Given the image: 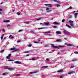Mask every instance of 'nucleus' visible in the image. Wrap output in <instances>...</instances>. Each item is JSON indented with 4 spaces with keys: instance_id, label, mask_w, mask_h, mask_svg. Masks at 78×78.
Listing matches in <instances>:
<instances>
[{
    "instance_id": "obj_1",
    "label": "nucleus",
    "mask_w": 78,
    "mask_h": 78,
    "mask_svg": "<svg viewBox=\"0 0 78 78\" xmlns=\"http://www.w3.org/2000/svg\"><path fill=\"white\" fill-rule=\"evenodd\" d=\"M68 23L70 24V26L72 27H74V24H73V22L72 20H69L68 21Z\"/></svg>"
},
{
    "instance_id": "obj_2",
    "label": "nucleus",
    "mask_w": 78,
    "mask_h": 78,
    "mask_svg": "<svg viewBox=\"0 0 78 78\" xmlns=\"http://www.w3.org/2000/svg\"><path fill=\"white\" fill-rule=\"evenodd\" d=\"M63 32L64 34H67V35H71V34L69 32L66 30H63Z\"/></svg>"
},
{
    "instance_id": "obj_3",
    "label": "nucleus",
    "mask_w": 78,
    "mask_h": 78,
    "mask_svg": "<svg viewBox=\"0 0 78 78\" xmlns=\"http://www.w3.org/2000/svg\"><path fill=\"white\" fill-rule=\"evenodd\" d=\"M51 48H55L59 49V48L56 46L54 45V44H51Z\"/></svg>"
},
{
    "instance_id": "obj_4",
    "label": "nucleus",
    "mask_w": 78,
    "mask_h": 78,
    "mask_svg": "<svg viewBox=\"0 0 78 78\" xmlns=\"http://www.w3.org/2000/svg\"><path fill=\"white\" fill-rule=\"evenodd\" d=\"M46 10L47 11V12H51V11H52V10H49V8H47L46 9Z\"/></svg>"
},
{
    "instance_id": "obj_5",
    "label": "nucleus",
    "mask_w": 78,
    "mask_h": 78,
    "mask_svg": "<svg viewBox=\"0 0 78 78\" xmlns=\"http://www.w3.org/2000/svg\"><path fill=\"white\" fill-rule=\"evenodd\" d=\"M15 68H8V70H10V71H12V70H14Z\"/></svg>"
},
{
    "instance_id": "obj_6",
    "label": "nucleus",
    "mask_w": 78,
    "mask_h": 78,
    "mask_svg": "<svg viewBox=\"0 0 78 78\" xmlns=\"http://www.w3.org/2000/svg\"><path fill=\"white\" fill-rule=\"evenodd\" d=\"M75 73V71H70L68 74V75H70V74H73V73Z\"/></svg>"
},
{
    "instance_id": "obj_7",
    "label": "nucleus",
    "mask_w": 78,
    "mask_h": 78,
    "mask_svg": "<svg viewBox=\"0 0 78 78\" xmlns=\"http://www.w3.org/2000/svg\"><path fill=\"white\" fill-rule=\"evenodd\" d=\"M10 50H14V51H18V50H17V49H16V48H11Z\"/></svg>"
},
{
    "instance_id": "obj_8",
    "label": "nucleus",
    "mask_w": 78,
    "mask_h": 78,
    "mask_svg": "<svg viewBox=\"0 0 78 78\" xmlns=\"http://www.w3.org/2000/svg\"><path fill=\"white\" fill-rule=\"evenodd\" d=\"M38 71H34V72H30V74H33V73H37V72H38Z\"/></svg>"
},
{
    "instance_id": "obj_9",
    "label": "nucleus",
    "mask_w": 78,
    "mask_h": 78,
    "mask_svg": "<svg viewBox=\"0 0 78 78\" xmlns=\"http://www.w3.org/2000/svg\"><path fill=\"white\" fill-rule=\"evenodd\" d=\"M62 40L61 39H58L56 41V42H62Z\"/></svg>"
},
{
    "instance_id": "obj_10",
    "label": "nucleus",
    "mask_w": 78,
    "mask_h": 78,
    "mask_svg": "<svg viewBox=\"0 0 78 78\" xmlns=\"http://www.w3.org/2000/svg\"><path fill=\"white\" fill-rule=\"evenodd\" d=\"M45 5L46 6H48L49 8H50L51 7H52V5H51V4H45Z\"/></svg>"
},
{
    "instance_id": "obj_11",
    "label": "nucleus",
    "mask_w": 78,
    "mask_h": 78,
    "mask_svg": "<svg viewBox=\"0 0 78 78\" xmlns=\"http://www.w3.org/2000/svg\"><path fill=\"white\" fill-rule=\"evenodd\" d=\"M14 63H15L16 64H21V62H19V61H16L14 62Z\"/></svg>"
},
{
    "instance_id": "obj_12",
    "label": "nucleus",
    "mask_w": 78,
    "mask_h": 78,
    "mask_svg": "<svg viewBox=\"0 0 78 78\" xmlns=\"http://www.w3.org/2000/svg\"><path fill=\"white\" fill-rule=\"evenodd\" d=\"M56 34H61V32L59 31H57L56 32Z\"/></svg>"
},
{
    "instance_id": "obj_13",
    "label": "nucleus",
    "mask_w": 78,
    "mask_h": 78,
    "mask_svg": "<svg viewBox=\"0 0 78 78\" xmlns=\"http://www.w3.org/2000/svg\"><path fill=\"white\" fill-rule=\"evenodd\" d=\"M78 13H74V17L75 18H76V17H77V16H78Z\"/></svg>"
},
{
    "instance_id": "obj_14",
    "label": "nucleus",
    "mask_w": 78,
    "mask_h": 78,
    "mask_svg": "<svg viewBox=\"0 0 78 78\" xmlns=\"http://www.w3.org/2000/svg\"><path fill=\"white\" fill-rule=\"evenodd\" d=\"M10 21H9V20H5L3 21L4 23H8V22H9Z\"/></svg>"
},
{
    "instance_id": "obj_15",
    "label": "nucleus",
    "mask_w": 78,
    "mask_h": 78,
    "mask_svg": "<svg viewBox=\"0 0 78 78\" xmlns=\"http://www.w3.org/2000/svg\"><path fill=\"white\" fill-rule=\"evenodd\" d=\"M45 25H46L47 26H48V25H50V23H44Z\"/></svg>"
},
{
    "instance_id": "obj_16",
    "label": "nucleus",
    "mask_w": 78,
    "mask_h": 78,
    "mask_svg": "<svg viewBox=\"0 0 78 78\" xmlns=\"http://www.w3.org/2000/svg\"><path fill=\"white\" fill-rule=\"evenodd\" d=\"M77 61V59L76 58H73L72 59V61L73 62H74V61Z\"/></svg>"
},
{
    "instance_id": "obj_17",
    "label": "nucleus",
    "mask_w": 78,
    "mask_h": 78,
    "mask_svg": "<svg viewBox=\"0 0 78 78\" xmlns=\"http://www.w3.org/2000/svg\"><path fill=\"white\" fill-rule=\"evenodd\" d=\"M47 67H48V66H42L40 68V69H42V68H47Z\"/></svg>"
},
{
    "instance_id": "obj_18",
    "label": "nucleus",
    "mask_w": 78,
    "mask_h": 78,
    "mask_svg": "<svg viewBox=\"0 0 78 78\" xmlns=\"http://www.w3.org/2000/svg\"><path fill=\"white\" fill-rule=\"evenodd\" d=\"M63 71V69H61L57 71V72L60 73V72H62Z\"/></svg>"
},
{
    "instance_id": "obj_19",
    "label": "nucleus",
    "mask_w": 78,
    "mask_h": 78,
    "mask_svg": "<svg viewBox=\"0 0 78 78\" xmlns=\"http://www.w3.org/2000/svg\"><path fill=\"white\" fill-rule=\"evenodd\" d=\"M66 27H68V28H72V27L71 26H69L67 24H66Z\"/></svg>"
},
{
    "instance_id": "obj_20",
    "label": "nucleus",
    "mask_w": 78,
    "mask_h": 78,
    "mask_svg": "<svg viewBox=\"0 0 78 78\" xmlns=\"http://www.w3.org/2000/svg\"><path fill=\"white\" fill-rule=\"evenodd\" d=\"M8 74V73H3L2 74L3 75H4V76H5L6 75Z\"/></svg>"
},
{
    "instance_id": "obj_21",
    "label": "nucleus",
    "mask_w": 78,
    "mask_h": 78,
    "mask_svg": "<svg viewBox=\"0 0 78 78\" xmlns=\"http://www.w3.org/2000/svg\"><path fill=\"white\" fill-rule=\"evenodd\" d=\"M51 33V31H49L48 32H44L43 33H44V34H47V33Z\"/></svg>"
},
{
    "instance_id": "obj_22",
    "label": "nucleus",
    "mask_w": 78,
    "mask_h": 78,
    "mask_svg": "<svg viewBox=\"0 0 78 78\" xmlns=\"http://www.w3.org/2000/svg\"><path fill=\"white\" fill-rule=\"evenodd\" d=\"M45 28H46V27H41L38 28V30H41V29H45Z\"/></svg>"
},
{
    "instance_id": "obj_23",
    "label": "nucleus",
    "mask_w": 78,
    "mask_h": 78,
    "mask_svg": "<svg viewBox=\"0 0 78 78\" xmlns=\"http://www.w3.org/2000/svg\"><path fill=\"white\" fill-rule=\"evenodd\" d=\"M29 60H31L32 61H36V59L35 58H32L31 59H29Z\"/></svg>"
},
{
    "instance_id": "obj_24",
    "label": "nucleus",
    "mask_w": 78,
    "mask_h": 78,
    "mask_svg": "<svg viewBox=\"0 0 78 78\" xmlns=\"http://www.w3.org/2000/svg\"><path fill=\"white\" fill-rule=\"evenodd\" d=\"M58 47H65V45H58Z\"/></svg>"
},
{
    "instance_id": "obj_25",
    "label": "nucleus",
    "mask_w": 78,
    "mask_h": 78,
    "mask_svg": "<svg viewBox=\"0 0 78 78\" xmlns=\"http://www.w3.org/2000/svg\"><path fill=\"white\" fill-rule=\"evenodd\" d=\"M67 46H73V44H67Z\"/></svg>"
},
{
    "instance_id": "obj_26",
    "label": "nucleus",
    "mask_w": 78,
    "mask_h": 78,
    "mask_svg": "<svg viewBox=\"0 0 78 78\" xmlns=\"http://www.w3.org/2000/svg\"><path fill=\"white\" fill-rule=\"evenodd\" d=\"M75 67V66L74 65H73V66H71L70 67V69H72V68H73V67Z\"/></svg>"
},
{
    "instance_id": "obj_27",
    "label": "nucleus",
    "mask_w": 78,
    "mask_h": 78,
    "mask_svg": "<svg viewBox=\"0 0 78 78\" xmlns=\"http://www.w3.org/2000/svg\"><path fill=\"white\" fill-rule=\"evenodd\" d=\"M14 61V60H12V59H9L8 60V61Z\"/></svg>"
},
{
    "instance_id": "obj_28",
    "label": "nucleus",
    "mask_w": 78,
    "mask_h": 78,
    "mask_svg": "<svg viewBox=\"0 0 78 78\" xmlns=\"http://www.w3.org/2000/svg\"><path fill=\"white\" fill-rule=\"evenodd\" d=\"M41 19H42L41 18H40V19H37L36 20H35V21H36V20H41Z\"/></svg>"
},
{
    "instance_id": "obj_29",
    "label": "nucleus",
    "mask_w": 78,
    "mask_h": 78,
    "mask_svg": "<svg viewBox=\"0 0 78 78\" xmlns=\"http://www.w3.org/2000/svg\"><path fill=\"white\" fill-rule=\"evenodd\" d=\"M55 6H56L57 7H58V6H60V5L59 4L55 5Z\"/></svg>"
},
{
    "instance_id": "obj_30",
    "label": "nucleus",
    "mask_w": 78,
    "mask_h": 78,
    "mask_svg": "<svg viewBox=\"0 0 78 78\" xmlns=\"http://www.w3.org/2000/svg\"><path fill=\"white\" fill-rule=\"evenodd\" d=\"M20 75V74H15V76H19V75Z\"/></svg>"
},
{
    "instance_id": "obj_31",
    "label": "nucleus",
    "mask_w": 78,
    "mask_h": 78,
    "mask_svg": "<svg viewBox=\"0 0 78 78\" xmlns=\"http://www.w3.org/2000/svg\"><path fill=\"white\" fill-rule=\"evenodd\" d=\"M46 60L47 61H50V59H49L48 58H47L46 59Z\"/></svg>"
},
{
    "instance_id": "obj_32",
    "label": "nucleus",
    "mask_w": 78,
    "mask_h": 78,
    "mask_svg": "<svg viewBox=\"0 0 78 78\" xmlns=\"http://www.w3.org/2000/svg\"><path fill=\"white\" fill-rule=\"evenodd\" d=\"M54 28H58V27H57V26H54L53 27Z\"/></svg>"
},
{
    "instance_id": "obj_33",
    "label": "nucleus",
    "mask_w": 78,
    "mask_h": 78,
    "mask_svg": "<svg viewBox=\"0 0 78 78\" xmlns=\"http://www.w3.org/2000/svg\"><path fill=\"white\" fill-rule=\"evenodd\" d=\"M57 22H54L53 23V24L54 25H57Z\"/></svg>"
},
{
    "instance_id": "obj_34",
    "label": "nucleus",
    "mask_w": 78,
    "mask_h": 78,
    "mask_svg": "<svg viewBox=\"0 0 78 78\" xmlns=\"http://www.w3.org/2000/svg\"><path fill=\"white\" fill-rule=\"evenodd\" d=\"M30 32L32 33H34V31H32L31 30H30Z\"/></svg>"
},
{
    "instance_id": "obj_35",
    "label": "nucleus",
    "mask_w": 78,
    "mask_h": 78,
    "mask_svg": "<svg viewBox=\"0 0 78 78\" xmlns=\"http://www.w3.org/2000/svg\"><path fill=\"white\" fill-rule=\"evenodd\" d=\"M23 30H20L18 31V32H22V31H23Z\"/></svg>"
},
{
    "instance_id": "obj_36",
    "label": "nucleus",
    "mask_w": 78,
    "mask_h": 78,
    "mask_svg": "<svg viewBox=\"0 0 78 78\" xmlns=\"http://www.w3.org/2000/svg\"><path fill=\"white\" fill-rule=\"evenodd\" d=\"M65 21V20L64 19H63L62 21V22H64V21Z\"/></svg>"
},
{
    "instance_id": "obj_37",
    "label": "nucleus",
    "mask_w": 78,
    "mask_h": 78,
    "mask_svg": "<svg viewBox=\"0 0 78 78\" xmlns=\"http://www.w3.org/2000/svg\"><path fill=\"white\" fill-rule=\"evenodd\" d=\"M72 17V15H70L69 18V19H71Z\"/></svg>"
},
{
    "instance_id": "obj_38",
    "label": "nucleus",
    "mask_w": 78,
    "mask_h": 78,
    "mask_svg": "<svg viewBox=\"0 0 78 78\" xmlns=\"http://www.w3.org/2000/svg\"><path fill=\"white\" fill-rule=\"evenodd\" d=\"M8 66H5L4 67V69H8Z\"/></svg>"
},
{
    "instance_id": "obj_39",
    "label": "nucleus",
    "mask_w": 78,
    "mask_h": 78,
    "mask_svg": "<svg viewBox=\"0 0 78 78\" xmlns=\"http://www.w3.org/2000/svg\"><path fill=\"white\" fill-rule=\"evenodd\" d=\"M29 52V51H26L24 52V53H27Z\"/></svg>"
},
{
    "instance_id": "obj_40",
    "label": "nucleus",
    "mask_w": 78,
    "mask_h": 78,
    "mask_svg": "<svg viewBox=\"0 0 78 78\" xmlns=\"http://www.w3.org/2000/svg\"><path fill=\"white\" fill-rule=\"evenodd\" d=\"M6 58L7 59H10V58H9V56H7L6 57Z\"/></svg>"
},
{
    "instance_id": "obj_41",
    "label": "nucleus",
    "mask_w": 78,
    "mask_h": 78,
    "mask_svg": "<svg viewBox=\"0 0 78 78\" xmlns=\"http://www.w3.org/2000/svg\"><path fill=\"white\" fill-rule=\"evenodd\" d=\"M44 47H48V45H44Z\"/></svg>"
},
{
    "instance_id": "obj_42",
    "label": "nucleus",
    "mask_w": 78,
    "mask_h": 78,
    "mask_svg": "<svg viewBox=\"0 0 78 78\" xmlns=\"http://www.w3.org/2000/svg\"><path fill=\"white\" fill-rule=\"evenodd\" d=\"M2 30L3 31L4 33H5V29H2Z\"/></svg>"
},
{
    "instance_id": "obj_43",
    "label": "nucleus",
    "mask_w": 78,
    "mask_h": 78,
    "mask_svg": "<svg viewBox=\"0 0 78 78\" xmlns=\"http://www.w3.org/2000/svg\"><path fill=\"white\" fill-rule=\"evenodd\" d=\"M69 9H72V6H70L69 8Z\"/></svg>"
},
{
    "instance_id": "obj_44",
    "label": "nucleus",
    "mask_w": 78,
    "mask_h": 78,
    "mask_svg": "<svg viewBox=\"0 0 78 78\" xmlns=\"http://www.w3.org/2000/svg\"><path fill=\"white\" fill-rule=\"evenodd\" d=\"M31 45H31V44H30L28 45V47H30L31 46Z\"/></svg>"
},
{
    "instance_id": "obj_45",
    "label": "nucleus",
    "mask_w": 78,
    "mask_h": 78,
    "mask_svg": "<svg viewBox=\"0 0 78 78\" xmlns=\"http://www.w3.org/2000/svg\"><path fill=\"white\" fill-rule=\"evenodd\" d=\"M24 23H26V24H29V23L28 22H24Z\"/></svg>"
},
{
    "instance_id": "obj_46",
    "label": "nucleus",
    "mask_w": 78,
    "mask_h": 78,
    "mask_svg": "<svg viewBox=\"0 0 78 78\" xmlns=\"http://www.w3.org/2000/svg\"><path fill=\"white\" fill-rule=\"evenodd\" d=\"M16 14L17 15H20V13H19V12H17Z\"/></svg>"
},
{
    "instance_id": "obj_47",
    "label": "nucleus",
    "mask_w": 78,
    "mask_h": 78,
    "mask_svg": "<svg viewBox=\"0 0 78 78\" xmlns=\"http://www.w3.org/2000/svg\"><path fill=\"white\" fill-rule=\"evenodd\" d=\"M34 43H35V44H38V42H36V41H34Z\"/></svg>"
},
{
    "instance_id": "obj_48",
    "label": "nucleus",
    "mask_w": 78,
    "mask_h": 78,
    "mask_svg": "<svg viewBox=\"0 0 78 78\" xmlns=\"http://www.w3.org/2000/svg\"><path fill=\"white\" fill-rule=\"evenodd\" d=\"M74 53L75 54H78V52H74Z\"/></svg>"
},
{
    "instance_id": "obj_49",
    "label": "nucleus",
    "mask_w": 78,
    "mask_h": 78,
    "mask_svg": "<svg viewBox=\"0 0 78 78\" xmlns=\"http://www.w3.org/2000/svg\"><path fill=\"white\" fill-rule=\"evenodd\" d=\"M4 51V50H2L0 51V53H3Z\"/></svg>"
},
{
    "instance_id": "obj_50",
    "label": "nucleus",
    "mask_w": 78,
    "mask_h": 78,
    "mask_svg": "<svg viewBox=\"0 0 78 78\" xmlns=\"http://www.w3.org/2000/svg\"><path fill=\"white\" fill-rule=\"evenodd\" d=\"M11 56V54H9V55H8V56H9V57H10V56Z\"/></svg>"
},
{
    "instance_id": "obj_51",
    "label": "nucleus",
    "mask_w": 78,
    "mask_h": 78,
    "mask_svg": "<svg viewBox=\"0 0 78 78\" xmlns=\"http://www.w3.org/2000/svg\"><path fill=\"white\" fill-rule=\"evenodd\" d=\"M20 42V41H17V43H19V42Z\"/></svg>"
},
{
    "instance_id": "obj_52",
    "label": "nucleus",
    "mask_w": 78,
    "mask_h": 78,
    "mask_svg": "<svg viewBox=\"0 0 78 78\" xmlns=\"http://www.w3.org/2000/svg\"><path fill=\"white\" fill-rule=\"evenodd\" d=\"M10 27V25H7V27Z\"/></svg>"
},
{
    "instance_id": "obj_53",
    "label": "nucleus",
    "mask_w": 78,
    "mask_h": 78,
    "mask_svg": "<svg viewBox=\"0 0 78 78\" xmlns=\"http://www.w3.org/2000/svg\"><path fill=\"white\" fill-rule=\"evenodd\" d=\"M60 23H59L57 22V24L56 25H59Z\"/></svg>"
},
{
    "instance_id": "obj_54",
    "label": "nucleus",
    "mask_w": 78,
    "mask_h": 78,
    "mask_svg": "<svg viewBox=\"0 0 78 78\" xmlns=\"http://www.w3.org/2000/svg\"><path fill=\"white\" fill-rule=\"evenodd\" d=\"M40 41H41V40H40V39H38L37 40V42H40Z\"/></svg>"
},
{
    "instance_id": "obj_55",
    "label": "nucleus",
    "mask_w": 78,
    "mask_h": 78,
    "mask_svg": "<svg viewBox=\"0 0 78 78\" xmlns=\"http://www.w3.org/2000/svg\"><path fill=\"white\" fill-rule=\"evenodd\" d=\"M3 38V37H1V40H2Z\"/></svg>"
},
{
    "instance_id": "obj_56",
    "label": "nucleus",
    "mask_w": 78,
    "mask_h": 78,
    "mask_svg": "<svg viewBox=\"0 0 78 78\" xmlns=\"http://www.w3.org/2000/svg\"><path fill=\"white\" fill-rule=\"evenodd\" d=\"M53 1H54L55 2H57V0H54Z\"/></svg>"
},
{
    "instance_id": "obj_57",
    "label": "nucleus",
    "mask_w": 78,
    "mask_h": 78,
    "mask_svg": "<svg viewBox=\"0 0 78 78\" xmlns=\"http://www.w3.org/2000/svg\"><path fill=\"white\" fill-rule=\"evenodd\" d=\"M14 38V37H11V39H13Z\"/></svg>"
},
{
    "instance_id": "obj_58",
    "label": "nucleus",
    "mask_w": 78,
    "mask_h": 78,
    "mask_svg": "<svg viewBox=\"0 0 78 78\" xmlns=\"http://www.w3.org/2000/svg\"><path fill=\"white\" fill-rule=\"evenodd\" d=\"M26 56H29V54H27L26 55Z\"/></svg>"
},
{
    "instance_id": "obj_59",
    "label": "nucleus",
    "mask_w": 78,
    "mask_h": 78,
    "mask_svg": "<svg viewBox=\"0 0 78 78\" xmlns=\"http://www.w3.org/2000/svg\"><path fill=\"white\" fill-rule=\"evenodd\" d=\"M61 51L62 52H64V50L62 51V50H61Z\"/></svg>"
},
{
    "instance_id": "obj_60",
    "label": "nucleus",
    "mask_w": 78,
    "mask_h": 78,
    "mask_svg": "<svg viewBox=\"0 0 78 78\" xmlns=\"http://www.w3.org/2000/svg\"><path fill=\"white\" fill-rule=\"evenodd\" d=\"M55 51V50H52V52H54V51Z\"/></svg>"
},
{
    "instance_id": "obj_61",
    "label": "nucleus",
    "mask_w": 78,
    "mask_h": 78,
    "mask_svg": "<svg viewBox=\"0 0 78 78\" xmlns=\"http://www.w3.org/2000/svg\"><path fill=\"white\" fill-rule=\"evenodd\" d=\"M60 78H62V76H60Z\"/></svg>"
},
{
    "instance_id": "obj_62",
    "label": "nucleus",
    "mask_w": 78,
    "mask_h": 78,
    "mask_svg": "<svg viewBox=\"0 0 78 78\" xmlns=\"http://www.w3.org/2000/svg\"><path fill=\"white\" fill-rule=\"evenodd\" d=\"M11 36H12V35H10L9 36V37H11Z\"/></svg>"
},
{
    "instance_id": "obj_63",
    "label": "nucleus",
    "mask_w": 78,
    "mask_h": 78,
    "mask_svg": "<svg viewBox=\"0 0 78 78\" xmlns=\"http://www.w3.org/2000/svg\"><path fill=\"white\" fill-rule=\"evenodd\" d=\"M64 39H65V40H67V38H64Z\"/></svg>"
},
{
    "instance_id": "obj_64",
    "label": "nucleus",
    "mask_w": 78,
    "mask_h": 78,
    "mask_svg": "<svg viewBox=\"0 0 78 78\" xmlns=\"http://www.w3.org/2000/svg\"><path fill=\"white\" fill-rule=\"evenodd\" d=\"M56 2L57 3H60V2L59 1H57Z\"/></svg>"
}]
</instances>
